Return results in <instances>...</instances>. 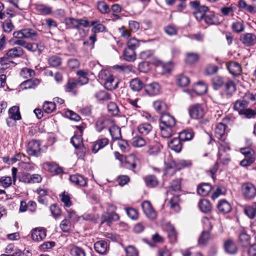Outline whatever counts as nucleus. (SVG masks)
<instances>
[{"label":"nucleus","mask_w":256,"mask_h":256,"mask_svg":"<svg viewBox=\"0 0 256 256\" xmlns=\"http://www.w3.org/2000/svg\"><path fill=\"white\" fill-rule=\"evenodd\" d=\"M160 121L161 136L164 138H170L174 132L175 118L168 114L164 113Z\"/></svg>","instance_id":"nucleus-1"},{"label":"nucleus","mask_w":256,"mask_h":256,"mask_svg":"<svg viewBox=\"0 0 256 256\" xmlns=\"http://www.w3.org/2000/svg\"><path fill=\"white\" fill-rule=\"evenodd\" d=\"M38 32L35 29L26 28L14 32L13 36L16 38H26L36 40L39 36Z\"/></svg>","instance_id":"nucleus-2"},{"label":"nucleus","mask_w":256,"mask_h":256,"mask_svg":"<svg viewBox=\"0 0 256 256\" xmlns=\"http://www.w3.org/2000/svg\"><path fill=\"white\" fill-rule=\"evenodd\" d=\"M190 7L194 10L193 14L198 21L204 18L206 12L209 10L208 7L201 6L198 1L190 2Z\"/></svg>","instance_id":"nucleus-3"},{"label":"nucleus","mask_w":256,"mask_h":256,"mask_svg":"<svg viewBox=\"0 0 256 256\" xmlns=\"http://www.w3.org/2000/svg\"><path fill=\"white\" fill-rule=\"evenodd\" d=\"M241 153L244 154L245 158L240 162L241 166L246 167L252 164L255 161L254 151L248 148H242L240 149Z\"/></svg>","instance_id":"nucleus-4"},{"label":"nucleus","mask_w":256,"mask_h":256,"mask_svg":"<svg viewBox=\"0 0 256 256\" xmlns=\"http://www.w3.org/2000/svg\"><path fill=\"white\" fill-rule=\"evenodd\" d=\"M166 173L169 172V170H172L173 173L176 171L181 170L182 168L186 167H188L191 165L190 162L186 160H180L176 163L174 160H172L170 162L166 164Z\"/></svg>","instance_id":"nucleus-5"},{"label":"nucleus","mask_w":256,"mask_h":256,"mask_svg":"<svg viewBox=\"0 0 256 256\" xmlns=\"http://www.w3.org/2000/svg\"><path fill=\"white\" fill-rule=\"evenodd\" d=\"M188 112L190 118L194 119L202 118L204 114V110L201 104H195L189 106Z\"/></svg>","instance_id":"nucleus-6"},{"label":"nucleus","mask_w":256,"mask_h":256,"mask_svg":"<svg viewBox=\"0 0 256 256\" xmlns=\"http://www.w3.org/2000/svg\"><path fill=\"white\" fill-rule=\"evenodd\" d=\"M242 192L244 198L247 200H251L256 196V188L250 182L242 184Z\"/></svg>","instance_id":"nucleus-7"},{"label":"nucleus","mask_w":256,"mask_h":256,"mask_svg":"<svg viewBox=\"0 0 256 256\" xmlns=\"http://www.w3.org/2000/svg\"><path fill=\"white\" fill-rule=\"evenodd\" d=\"M219 146L218 150L219 152L218 153V157L220 160L224 164H227L230 160V159L227 156H223L222 154L221 153V151H224V152H226L228 150H230V146L228 142H227L222 140L219 142Z\"/></svg>","instance_id":"nucleus-8"},{"label":"nucleus","mask_w":256,"mask_h":256,"mask_svg":"<svg viewBox=\"0 0 256 256\" xmlns=\"http://www.w3.org/2000/svg\"><path fill=\"white\" fill-rule=\"evenodd\" d=\"M142 206L144 212L148 218L150 220H154L156 218V212L153 208L150 202L144 201L142 203Z\"/></svg>","instance_id":"nucleus-9"},{"label":"nucleus","mask_w":256,"mask_h":256,"mask_svg":"<svg viewBox=\"0 0 256 256\" xmlns=\"http://www.w3.org/2000/svg\"><path fill=\"white\" fill-rule=\"evenodd\" d=\"M40 143L36 140H32L28 144L27 152L30 156H38L40 154Z\"/></svg>","instance_id":"nucleus-10"},{"label":"nucleus","mask_w":256,"mask_h":256,"mask_svg":"<svg viewBox=\"0 0 256 256\" xmlns=\"http://www.w3.org/2000/svg\"><path fill=\"white\" fill-rule=\"evenodd\" d=\"M240 41L246 46H251L256 44V36L252 33H246L242 34Z\"/></svg>","instance_id":"nucleus-11"},{"label":"nucleus","mask_w":256,"mask_h":256,"mask_svg":"<svg viewBox=\"0 0 256 256\" xmlns=\"http://www.w3.org/2000/svg\"><path fill=\"white\" fill-rule=\"evenodd\" d=\"M66 24L71 28L76 29L80 34V37L78 38L84 36V30L78 27V19H76L73 18H65Z\"/></svg>","instance_id":"nucleus-12"},{"label":"nucleus","mask_w":256,"mask_h":256,"mask_svg":"<svg viewBox=\"0 0 256 256\" xmlns=\"http://www.w3.org/2000/svg\"><path fill=\"white\" fill-rule=\"evenodd\" d=\"M119 84V80L112 75L110 74L105 78L104 87L108 90H112L116 89Z\"/></svg>","instance_id":"nucleus-13"},{"label":"nucleus","mask_w":256,"mask_h":256,"mask_svg":"<svg viewBox=\"0 0 256 256\" xmlns=\"http://www.w3.org/2000/svg\"><path fill=\"white\" fill-rule=\"evenodd\" d=\"M119 218V216L116 213L106 212L104 213L102 216V223L106 222L110 226L112 222L117 221Z\"/></svg>","instance_id":"nucleus-14"},{"label":"nucleus","mask_w":256,"mask_h":256,"mask_svg":"<svg viewBox=\"0 0 256 256\" xmlns=\"http://www.w3.org/2000/svg\"><path fill=\"white\" fill-rule=\"evenodd\" d=\"M208 90L207 86L203 82H198L194 86V90L190 92L188 90L187 92L190 94V96H192L194 94H202L206 92Z\"/></svg>","instance_id":"nucleus-15"},{"label":"nucleus","mask_w":256,"mask_h":256,"mask_svg":"<svg viewBox=\"0 0 256 256\" xmlns=\"http://www.w3.org/2000/svg\"><path fill=\"white\" fill-rule=\"evenodd\" d=\"M226 252L230 254H234L237 251V246L233 240L229 238L224 241V244Z\"/></svg>","instance_id":"nucleus-16"},{"label":"nucleus","mask_w":256,"mask_h":256,"mask_svg":"<svg viewBox=\"0 0 256 256\" xmlns=\"http://www.w3.org/2000/svg\"><path fill=\"white\" fill-rule=\"evenodd\" d=\"M46 236V232L43 228H36L32 232V238L35 241H40Z\"/></svg>","instance_id":"nucleus-17"},{"label":"nucleus","mask_w":256,"mask_h":256,"mask_svg":"<svg viewBox=\"0 0 256 256\" xmlns=\"http://www.w3.org/2000/svg\"><path fill=\"white\" fill-rule=\"evenodd\" d=\"M146 92L150 96H155L159 94L160 86L156 82H152L145 86Z\"/></svg>","instance_id":"nucleus-18"},{"label":"nucleus","mask_w":256,"mask_h":256,"mask_svg":"<svg viewBox=\"0 0 256 256\" xmlns=\"http://www.w3.org/2000/svg\"><path fill=\"white\" fill-rule=\"evenodd\" d=\"M108 142L109 140L107 138H102L98 140L92 145V152L94 154L96 153L100 149L107 146Z\"/></svg>","instance_id":"nucleus-19"},{"label":"nucleus","mask_w":256,"mask_h":256,"mask_svg":"<svg viewBox=\"0 0 256 256\" xmlns=\"http://www.w3.org/2000/svg\"><path fill=\"white\" fill-rule=\"evenodd\" d=\"M70 182L76 185L84 186L87 184L86 179L80 174H74L70 177Z\"/></svg>","instance_id":"nucleus-20"},{"label":"nucleus","mask_w":256,"mask_h":256,"mask_svg":"<svg viewBox=\"0 0 256 256\" xmlns=\"http://www.w3.org/2000/svg\"><path fill=\"white\" fill-rule=\"evenodd\" d=\"M229 72L233 75L240 74L242 68L239 64L234 62H230L226 64Z\"/></svg>","instance_id":"nucleus-21"},{"label":"nucleus","mask_w":256,"mask_h":256,"mask_svg":"<svg viewBox=\"0 0 256 256\" xmlns=\"http://www.w3.org/2000/svg\"><path fill=\"white\" fill-rule=\"evenodd\" d=\"M236 8L232 4L229 6H225L220 8V12L222 16L224 17L233 16Z\"/></svg>","instance_id":"nucleus-22"},{"label":"nucleus","mask_w":256,"mask_h":256,"mask_svg":"<svg viewBox=\"0 0 256 256\" xmlns=\"http://www.w3.org/2000/svg\"><path fill=\"white\" fill-rule=\"evenodd\" d=\"M217 208L219 212L224 214L230 212L232 210L230 204L225 200H220Z\"/></svg>","instance_id":"nucleus-23"},{"label":"nucleus","mask_w":256,"mask_h":256,"mask_svg":"<svg viewBox=\"0 0 256 256\" xmlns=\"http://www.w3.org/2000/svg\"><path fill=\"white\" fill-rule=\"evenodd\" d=\"M238 6L240 8L246 10L250 14L256 13V6L248 4L244 0H239L238 2Z\"/></svg>","instance_id":"nucleus-24"},{"label":"nucleus","mask_w":256,"mask_h":256,"mask_svg":"<svg viewBox=\"0 0 256 256\" xmlns=\"http://www.w3.org/2000/svg\"><path fill=\"white\" fill-rule=\"evenodd\" d=\"M152 130V126L150 123L144 122L140 124L138 126V132L142 136H146L150 134Z\"/></svg>","instance_id":"nucleus-25"},{"label":"nucleus","mask_w":256,"mask_h":256,"mask_svg":"<svg viewBox=\"0 0 256 256\" xmlns=\"http://www.w3.org/2000/svg\"><path fill=\"white\" fill-rule=\"evenodd\" d=\"M212 186L208 183H203L198 187V193L202 196H207L212 190Z\"/></svg>","instance_id":"nucleus-26"},{"label":"nucleus","mask_w":256,"mask_h":256,"mask_svg":"<svg viewBox=\"0 0 256 256\" xmlns=\"http://www.w3.org/2000/svg\"><path fill=\"white\" fill-rule=\"evenodd\" d=\"M130 86L133 91L139 92L144 87V84L140 79L135 78L130 82Z\"/></svg>","instance_id":"nucleus-27"},{"label":"nucleus","mask_w":256,"mask_h":256,"mask_svg":"<svg viewBox=\"0 0 256 256\" xmlns=\"http://www.w3.org/2000/svg\"><path fill=\"white\" fill-rule=\"evenodd\" d=\"M90 26H92L91 32L96 34L105 31L106 27L100 22L99 20H92L90 22Z\"/></svg>","instance_id":"nucleus-28"},{"label":"nucleus","mask_w":256,"mask_h":256,"mask_svg":"<svg viewBox=\"0 0 256 256\" xmlns=\"http://www.w3.org/2000/svg\"><path fill=\"white\" fill-rule=\"evenodd\" d=\"M182 140L180 138H174L170 142L168 146L169 148L172 150L176 152H179L182 150Z\"/></svg>","instance_id":"nucleus-29"},{"label":"nucleus","mask_w":256,"mask_h":256,"mask_svg":"<svg viewBox=\"0 0 256 256\" xmlns=\"http://www.w3.org/2000/svg\"><path fill=\"white\" fill-rule=\"evenodd\" d=\"M206 22L208 24H219L218 18L213 12H206L204 18Z\"/></svg>","instance_id":"nucleus-30"},{"label":"nucleus","mask_w":256,"mask_h":256,"mask_svg":"<svg viewBox=\"0 0 256 256\" xmlns=\"http://www.w3.org/2000/svg\"><path fill=\"white\" fill-rule=\"evenodd\" d=\"M96 252L100 254H104L107 250V243L104 240L96 242L94 244Z\"/></svg>","instance_id":"nucleus-31"},{"label":"nucleus","mask_w":256,"mask_h":256,"mask_svg":"<svg viewBox=\"0 0 256 256\" xmlns=\"http://www.w3.org/2000/svg\"><path fill=\"white\" fill-rule=\"evenodd\" d=\"M24 54L22 49L20 47H16L9 50L7 53L6 56L11 58L20 57Z\"/></svg>","instance_id":"nucleus-32"},{"label":"nucleus","mask_w":256,"mask_h":256,"mask_svg":"<svg viewBox=\"0 0 256 256\" xmlns=\"http://www.w3.org/2000/svg\"><path fill=\"white\" fill-rule=\"evenodd\" d=\"M132 145L136 148H141L146 144V141L140 136H136L131 140Z\"/></svg>","instance_id":"nucleus-33"},{"label":"nucleus","mask_w":256,"mask_h":256,"mask_svg":"<svg viewBox=\"0 0 256 256\" xmlns=\"http://www.w3.org/2000/svg\"><path fill=\"white\" fill-rule=\"evenodd\" d=\"M231 28L236 33H240L244 30L245 26L242 20H236L232 22Z\"/></svg>","instance_id":"nucleus-34"},{"label":"nucleus","mask_w":256,"mask_h":256,"mask_svg":"<svg viewBox=\"0 0 256 256\" xmlns=\"http://www.w3.org/2000/svg\"><path fill=\"white\" fill-rule=\"evenodd\" d=\"M88 72L84 70H78L76 72V74L79 76L78 81L80 85L85 84L88 83Z\"/></svg>","instance_id":"nucleus-35"},{"label":"nucleus","mask_w":256,"mask_h":256,"mask_svg":"<svg viewBox=\"0 0 256 256\" xmlns=\"http://www.w3.org/2000/svg\"><path fill=\"white\" fill-rule=\"evenodd\" d=\"M226 126L222 122L218 124L215 128V136L218 138H221L225 134Z\"/></svg>","instance_id":"nucleus-36"},{"label":"nucleus","mask_w":256,"mask_h":256,"mask_svg":"<svg viewBox=\"0 0 256 256\" xmlns=\"http://www.w3.org/2000/svg\"><path fill=\"white\" fill-rule=\"evenodd\" d=\"M40 83V80L38 78L35 79H29L22 84V86H24V88H34L36 87Z\"/></svg>","instance_id":"nucleus-37"},{"label":"nucleus","mask_w":256,"mask_h":256,"mask_svg":"<svg viewBox=\"0 0 256 256\" xmlns=\"http://www.w3.org/2000/svg\"><path fill=\"white\" fill-rule=\"evenodd\" d=\"M198 207L204 213L210 212L212 208V206L210 202L206 199L200 200L198 203Z\"/></svg>","instance_id":"nucleus-38"},{"label":"nucleus","mask_w":256,"mask_h":256,"mask_svg":"<svg viewBox=\"0 0 256 256\" xmlns=\"http://www.w3.org/2000/svg\"><path fill=\"white\" fill-rule=\"evenodd\" d=\"M248 106L245 100H237L234 106V110L238 111L240 114H242Z\"/></svg>","instance_id":"nucleus-39"},{"label":"nucleus","mask_w":256,"mask_h":256,"mask_svg":"<svg viewBox=\"0 0 256 256\" xmlns=\"http://www.w3.org/2000/svg\"><path fill=\"white\" fill-rule=\"evenodd\" d=\"M244 214L250 218H254L256 214V202L252 206H246L244 210Z\"/></svg>","instance_id":"nucleus-40"},{"label":"nucleus","mask_w":256,"mask_h":256,"mask_svg":"<svg viewBox=\"0 0 256 256\" xmlns=\"http://www.w3.org/2000/svg\"><path fill=\"white\" fill-rule=\"evenodd\" d=\"M144 182L146 186L150 188L156 186L158 184L156 178L153 175L148 176L144 178Z\"/></svg>","instance_id":"nucleus-41"},{"label":"nucleus","mask_w":256,"mask_h":256,"mask_svg":"<svg viewBox=\"0 0 256 256\" xmlns=\"http://www.w3.org/2000/svg\"><path fill=\"white\" fill-rule=\"evenodd\" d=\"M9 116L13 118L14 120H20L21 115L19 110V107L13 106L11 107L8 110Z\"/></svg>","instance_id":"nucleus-42"},{"label":"nucleus","mask_w":256,"mask_h":256,"mask_svg":"<svg viewBox=\"0 0 256 256\" xmlns=\"http://www.w3.org/2000/svg\"><path fill=\"white\" fill-rule=\"evenodd\" d=\"M134 50L128 48H126L124 54V59L128 62L134 60L136 59V52Z\"/></svg>","instance_id":"nucleus-43"},{"label":"nucleus","mask_w":256,"mask_h":256,"mask_svg":"<svg viewBox=\"0 0 256 256\" xmlns=\"http://www.w3.org/2000/svg\"><path fill=\"white\" fill-rule=\"evenodd\" d=\"M168 236L171 242H175L177 240V233L172 226L170 225L167 230Z\"/></svg>","instance_id":"nucleus-44"},{"label":"nucleus","mask_w":256,"mask_h":256,"mask_svg":"<svg viewBox=\"0 0 256 256\" xmlns=\"http://www.w3.org/2000/svg\"><path fill=\"white\" fill-rule=\"evenodd\" d=\"M224 87L226 94L228 96H231L236 90L235 85L234 82L231 80H229L226 83Z\"/></svg>","instance_id":"nucleus-45"},{"label":"nucleus","mask_w":256,"mask_h":256,"mask_svg":"<svg viewBox=\"0 0 256 256\" xmlns=\"http://www.w3.org/2000/svg\"><path fill=\"white\" fill-rule=\"evenodd\" d=\"M37 12L40 14L48 15L52 12V8L43 4H38L36 6Z\"/></svg>","instance_id":"nucleus-46"},{"label":"nucleus","mask_w":256,"mask_h":256,"mask_svg":"<svg viewBox=\"0 0 256 256\" xmlns=\"http://www.w3.org/2000/svg\"><path fill=\"white\" fill-rule=\"evenodd\" d=\"M110 134L114 140H118L121 137L120 130L116 126H112L109 129Z\"/></svg>","instance_id":"nucleus-47"},{"label":"nucleus","mask_w":256,"mask_h":256,"mask_svg":"<svg viewBox=\"0 0 256 256\" xmlns=\"http://www.w3.org/2000/svg\"><path fill=\"white\" fill-rule=\"evenodd\" d=\"M34 74L35 72L33 70L26 68H22L20 72V76L26 79L30 78L34 76Z\"/></svg>","instance_id":"nucleus-48"},{"label":"nucleus","mask_w":256,"mask_h":256,"mask_svg":"<svg viewBox=\"0 0 256 256\" xmlns=\"http://www.w3.org/2000/svg\"><path fill=\"white\" fill-rule=\"evenodd\" d=\"M199 59V55L196 52H188L186 55V62L188 64H193Z\"/></svg>","instance_id":"nucleus-49"},{"label":"nucleus","mask_w":256,"mask_h":256,"mask_svg":"<svg viewBox=\"0 0 256 256\" xmlns=\"http://www.w3.org/2000/svg\"><path fill=\"white\" fill-rule=\"evenodd\" d=\"M61 201L64 204L66 207H70L72 205V202L70 200V196L68 192H63L60 195Z\"/></svg>","instance_id":"nucleus-50"},{"label":"nucleus","mask_w":256,"mask_h":256,"mask_svg":"<svg viewBox=\"0 0 256 256\" xmlns=\"http://www.w3.org/2000/svg\"><path fill=\"white\" fill-rule=\"evenodd\" d=\"M70 254L72 256H85L84 250L80 247L72 246L70 249Z\"/></svg>","instance_id":"nucleus-51"},{"label":"nucleus","mask_w":256,"mask_h":256,"mask_svg":"<svg viewBox=\"0 0 256 256\" xmlns=\"http://www.w3.org/2000/svg\"><path fill=\"white\" fill-rule=\"evenodd\" d=\"M56 108V104L54 102H45L42 106L43 110L47 113L50 114Z\"/></svg>","instance_id":"nucleus-52"},{"label":"nucleus","mask_w":256,"mask_h":256,"mask_svg":"<svg viewBox=\"0 0 256 256\" xmlns=\"http://www.w3.org/2000/svg\"><path fill=\"white\" fill-rule=\"evenodd\" d=\"M80 84L78 80L69 79L65 86V90L67 92H70L76 88V86Z\"/></svg>","instance_id":"nucleus-53"},{"label":"nucleus","mask_w":256,"mask_h":256,"mask_svg":"<svg viewBox=\"0 0 256 256\" xmlns=\"http://www.w3.org/2000/svg\"><path fill=\"white\" fill-rule=\"evenodd\" d=\"M190 82L188 78L184 75H180L176 78V84L180 86H186Z\"/></svg>","instance_id":"nucleus-54"},{"label":"nucleus","mask_w":256,"mask_h":256,"mask_svg":"<svg viewBox=\"0 0 256 256\" xmlns=\"http://www.w3.org/2000/svg\"><path fill=\"white\" fill-rule=\"evenodd\" d=\"M97 8L102 14H107L110 12L108 6L104 1L98 2L97 4Z\"/></svg>","instance_id":"nucleus-55"},{"label":"nucleus","mask_w":256,"mask_h":256,"mask_svg":"<svg viewBox=\"0 0 256 256\" xmlns=\"http://www.w3.org/2000/svg\"><path fill=\"white\" fill-rule=\"evenodd\" d=\"M224 84L222 78L218 76H214L212 79V86L214 90L220 88Z\"/></svg>","instance_id":"nucleus-56"},{"label":"nucleus","mask_w":256,"mask_h":256,"mask_svg":"<svg viewBox=\"0 0 256 256\" xmlns=\"http://www.w3.org/2000/svg\"><path fill=\"white\" fill-rule=\"evenodd\" d=\"M96 97L100 100H108L110 99V94L104 90H100L95 94Z\"/></svg>","instance_id":"nucleus-57"},{"label":"nucleus","mask_w":256,"mask_h":256,"mask_svg":"<svg viewBox=\"0 0 256 256\" xmlns=\"http://www.w3.org/2000/svg\"><path fill=\"white\" fill-rule=\"evenodd\" d=\"M239 240L243 246H246L250 244V237L245 232H242L240 234Z\"/></svg>","instance_id":"nucleus-58"},{"label":"nucleus","mask_w":256,"mask_h":256,"mask_svg":"<svg viewBox=\"0 0 256 256\" xmlns=\"http://www.w3.org/2000/svg\"><path fill=\"white\" fill-rule=\"evenodd\" d=\"M48 63L52 66H58L62 63L61 58L58 56H52L48 58Z\"/></svg>","instance_id":"nucleus-59"},{"label":"nucleus","mask_w":256,"mask_h":256,"mask_svg":"<svg viewBox=\"0 0 256 256\" xmlns=\"http://www.w3.org/2000/svg\"><path fill=\"white\" fill-rule=\"evenodd\" d=\"M70 142L76 148H80L83 144L82 138L80 136H73L71 138Z\"/></svg>","instance_id":"nucleus-60"},{"label":"nucleus","mask_w":256,"mask_h":256,"mask_svg":"<svg viewBox=\"0 0 256 256\" xmlns=\"http://www.w3.org/2000/svg\"><path fill=\"white\" fill-rule=\"evenodd\" d=\"M193 136L192 132L188 130H184L180 133L179 138L182 141H186L190 140Z\"/></svg>","instance_id":"nucleus-61"},{"label":"nucleus","mask_w":256,"mask_h":256,"mask_svg":"<svg viewBox=\"0 0 256 256\" xmlns=\"http://www.w3.org/2000/svg\"><path fill=\"white\" fill-rule=\"evenodd\" d=\"M140 46L139 41L134 38H130L127 42V48L133 50H135Z\"/></svg>","instance_id":"nucleus-62"},{"label":"nucleus","mask_w":256,"mask_h":256,"mask_svg":"<svg viewBox=\"0 0 256 256\" xmlns=\"http://www.w3.org/2000/svg\"><path fill=\"white\" fill-rule=\"evenodd\" d=\"M8 58H9L8 56H4L0 58V64L2 66V69L6 70L10 66V63L15 64V62H14L10 60Z\"/></svg>","instance_id":"nucleus-63"},{"label":"nucleus","mask_w":256,"mask_h":256,"mask_svg":"<svg viewBox=\"0 0 256 256\" xmlns=\"http://www.w3.org/2000/svg\"><path fill=\"white\" fill-rule=\"evenodd\" d=\"M210 238V232L208 230H204L198 239V243L204 244L207 242Z\"/></svg>","instance_id":"nucleus-64"}]
</instances>
